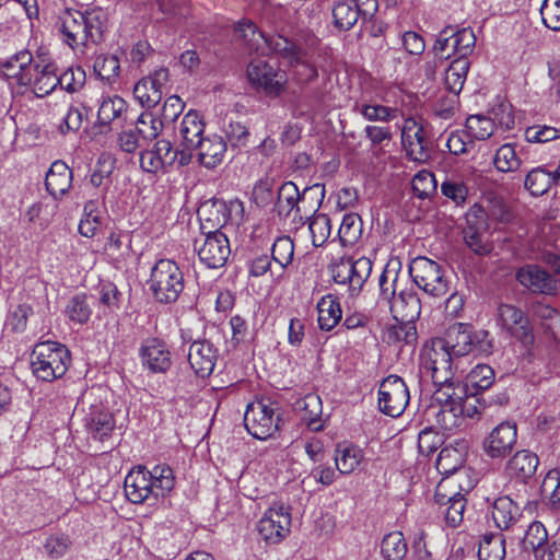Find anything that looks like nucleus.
I'll use <instances>...</instances> for the list:
<instances>
[{"label":"nucleus","mask_w":560,"mask_h":560,"mask_svg":"<svg viewBox=\"0 0 560 560\" xmlns=\"http://www.w3.org/2000/svg\"><path fill=\"white\" fill-rule=\"evenodd\" d=\"M464 240L467 246L478 255H485L491 250L485 233L478 231L472 225L464 230Z\"/></svg>","instance_id":"nucleus-63"},{"label":"nucleus","mask_w":560,"mask_h":560,"mask_svg":"<svg viewBox=\"0 0 560 560\" xmlns=\"http://www.w3.org/2000/svg\"><path fill=\"white\" fill-rule=\"evenodd\" d=\"M383 338L389 345L413 346L418 338L416 324L415 322L398 319L396 324L385 328Z\"/></svg>","instance_id":"nucleus-35"},{"label":"nucleus","mask_w":560,"mask_h":560,"mask_svg":"<svg viewBox=\"0 0 560 560\" xmlns=\"http://www.w3.org/2000/svg\"><path fill=\"white\" fill-rule=\"evenodd\" d=\"M163 120L154 117L151 113H142L136 124V131L143 141H151L158 138L163 130Z\"/></svg>","instance_id":"nucleus-49"},{"label":"nucleus","mask_w":560,"mask_h":560,"mask_svg":"<svg viewBox=\"0 0 560 560\" xmlns=\"http://www.w3.org/2000/svg\"><path fill=\"white\" fill-rule=\"evenodd\" d=\"M436 179L430 171H420L412 178V189L419 198H427L436 190Z\"/></svg>","instance_id":"nucleus-58"},{"label":"nucleus","mask_w":560,"mask_h":560,"mask_svg":"<svg viewBox=\"0 0 560 560\" xmlns=\"http://www.w3.org/2000/svg\"><path fill=\"white\" fill-rule=\"evenodd\" d=\"M371 271L372 260L370 258L360 257L357 260L351 258L352 294L360 292L364 282L369 279Z\"/></svg>","instance_id":"nucleus-54"},{"label":"nucleus","mask_w":560,"mask_h":560,"mask_svg":"<svg viewBox=\"0 0 560 560\" xmlns=\"http://www.w3.org/2000/svg\"><path fill=\"white\" fill-rule=\"evenodd\" d=\"M194 248L201 264L210 269L223 267L231 254L230 242L219 230L209 231L200 238H196Z\"/></svg>","instance_id":"nucleus-12"},{"label":"nucleus","mask_w":560,"mask_h":560,"mask_svg":"<svg viewBox=\"0 0 560 560\" xmlns=\"http://www.w3.org/2000/svg\"><path fill=\"white\" fill-rule=\"evenodd\" d=\"M60 22L67 45L74 51L85 54L90 44L96 45L104 39L107 14L102 9L86 12L68 9L60 16Z\"/></svg>","instance_id":"nucleus-4"},{"label":"nucleus","mask_w":560,"mask_h":560,"mask_svg":"<svg viewBox=\"0 0 560 560\" xmlns=\"http://www.w3.org/2000/svg\"><path fill=\"white\" fill-rule=\"evenodd\" d=\"M453 46H454V56L456 58H467L472 54L476 47V36L472 30L468 27H464L460 30H456L454 27V37H453Z\"/></svg>","instance_id":"nucleus-51"},{"label":"nucleus","mask_w":560,"mask_h":560,"mask_svg":"<svg viewBox=\"0 0 560 560\" xmlns=\"http://www.w3.org/2000/svg\"><path fill=\"white\" fill-rule=\"evenodd\" d=\"M557 184L552 172L542 166L533 168L525 177L524 186L533 196H541Z\"/></svg>","instance_id":"nucleus-38"},{"label":"nucleus","mask_w":560,"mask_h":560,"mask_svg":"<svg viewBox=\"0 0 560 560\" xmlns=\"http://www.w3.org/2000/svg\"><path fill=\"white\" fill-rule=\"evenodd\" d=\"M498 325L510 337L529 347L535 341L534 329L529 318L515 305L500 304L498 307Z\"/></svg>","instance_id":"nucleus-13"},{"label":"nucleus","mask_w":560,"mask_h":560,"mask_svg":"<svg viewBox=\"0 0 560 560\" xmlns=\"http://www.w3.org/2000/svg\"><path fill=\"white\" fill-rule=\"evenodd\" d=\"M396 320L416 322L421 313V302L418 294L410 290H402L388 305Z\"/></svg>","instance_id":"nucleus-29"},{"label":"nucleus","mask_w":560,"mask_h":560,"mask_svg":"<svg viewBox=\"0 0 560 560\" xmlns=\"http://www.w3.org/2000/svg\"><path fill=\"white\" fill-rule=\"evenodd\" d=\"M293 255L294 244L289 236H280L273 242L271 248V259L278 264L281 269H284L292 262Z\"/></svg>","instance_id":"nucleus-52"},{"label":"nucleus","mask_w":560,"mask_h":560,"mask_svg":"<svg viewBox=\"0 0 560 560\" xmlns=\"http://www.w3.org/2000/svg\"><path fill=\"white\" fill-rule=\"evenodd\" d=\"M505 553V539L500 533L486 534L479 542V560H503Z\"/></svg>","instance_id":"nucleus-40"},{"label":"nucleus","mask_w":560,"mask_h":560,"mask_svg":"<svg viewBox=\"0 0 560 560\" xmlns=\"http://www.w3.org/2000/svg\"><path fill=\"white\" fill-rule=\"evenodd\" d=\"M470 67L467 58H455L445 71V85L452 94H459Z\"/></svg>","instance_id":"nucleus-37"},{"label":"nucleus","mask_w":560,"mask_h":560,"mask_svg":"<svg viewBox=\"0 0 560 560\" xmlns=\"http://www.w3.org/2000/svg\"><path fill=\"white\" fill-rule=\"evenodd\" d=\"M93 68L97 77L110 84L119 75V59L115 55H100L95 58Z\"/></svg>","instance_id":"nucleus-47"},{"label":"nucleus","mask_w":560,"mask_h":560,"mask_svg":"<svg viewBox=\"0 0 560 560\" xmlns=\"http://www.w3.org/2000/svg\"><path fill=\"white\" fill-rule=\"evenodd\" d=\"M335 25L343 31H348L358 22L361 16L353 1H338L332 9Z\"/></svg>","instance_id":"nucleus-43"},{"label":"nucleus","mask_w":560,"mask_h":560,"mask_svg":"<svg viewBox=\"0 0 560 560\" xmlns=\"http://www.w3.org/2000/svg\"><path fill=\"white\" fill-rule=\"evenodd\" d=\"M493 164L499 172H516L522 165V160L517 155L514 144L505 143L497 150Z\"/></svg>","instance_id":"nucleus-45"},{"label":"nucleus","mask_w":560,"mask_h":560,"mask_svg":"<svg viewBox=\"0 0 560 560\" xmlns=\"http://www.w3.org/2000/svg\"><path fill=\"white\" fill-rule=\"evenodd\" d=\"M149 284L156 301L173 303L183 292L184 276L174 260L160 259L151 269Z\"/></svg>","instance_id":"nucleus-7"},{"label":"nucleus","mask_w":560,"mask_h":560,"mask_svg":"<svg viewBox=\"0 0 560 560\" xmlns=\"http://www.w3.org/2000/svg\"><path fill=\"white\" fill-rule=\"evenodd\" d=\"M463 465L462 453L454 447H444L441 450L436 459V469L440 474L445 475V478L462 476V480L466 477V472L459 470Z\"/></svg>","instance_id":"nucleus-36"},{"label":"nucleus","mask_w":560,"mask_h":560,"mask_svg":"<svg viewBox=\"0 0 560 560\" xmlns=\"http://www.w3.org/2000/svg\"><path fill=\"white\" fill-rule=\"evenodd\" d=\"M521 515L520 506L510 497H500L493 502L492 518L500 529H509Z\"/></svg>","instance_id":"nucleus-32"},{"label":"nucleus","mask_w":560,"mask_h":560,"mask_svg":"<svg viewBox=\"0 0 560 560\" xmlns=\"http://www.w3.org/2000/svg\"><path fill=\"white\" fill-rule=\"evenodd\" d=\"M325 195V188L320 184H315L311 187L304 188L301 194L298 186L292 182H287L281 185L278 190V199L276 209L279 215L288 217L292 212L300 214V203H304L306 200H314L313 208L317 209Z\"/></svg>","instance_id":"nucleus-11"},{"label":"nucleus","mask_w":560,"mask_h":560,"mask_svg":"<svg viewBox=\"0 0 560 560\" xmlns=\"http://www.w3.org/2000/svg\"><path fill=\"white\" fill-rule=\"evenodd\" d=\"M199 162L207 168H214L223 162L226 142L221 136L208 135L197 145Z\"/></svg>","instance_id":"nucleus-30"},{"label":"nucleus","mask_w":560,"mask_h":560,"mask_svg":"<svg viewBox=\"0 0 560 560\" xmlns=\"http://www.w3.org/2000/svg\"><path fill=\"white\" fill-rule=\"evenodd\" d=\"M524 136L528 142L546 143L560 138V130L546 125H535L526 128Z\"/></svg>","instance_id":"nucleus-60"},{"label":"nucleus","mask_w":560,"mask_h":560,"mask_svg":"<svg viewBox=\"0 0 560 560\" xmlns=\"http://www.w3.org/2000/svg\"><path fill=\"white\" fill-rule=\"evenodd\" d=\"M462 487V476L443 478L436 486L434 501L439 505L440 513L445 516L446 523L456 527L464 517L466 499Z\"/></svg>","instance_id":"nucleus-8"},{"label":"nucleus","mask_w":560,"mask_h":560,"mask_svg":"<svg viewBox=\"0 0 560 560\" xmlns=\"http://www.w3.org/2000/svg\"><path fill=\"white\" fill-rule=\"evenodd\" d=\"M518 283L535 294L556 295L560 291V280L537 264H527L517 269Z\"/></svg>","instance_id":"nucleus-18"},{"label":"nucleus","mask_w":560,"mask_h":560,"mask_svg":"<svg viewBox=\"0 0 560 560\" xmlns=\"http://www.w3.org/2000/svg\"><path fill=\"white\" fill-rule=\"evenodd\" d=\"M0 68L7 78L14 79L19 85L32 88L38 97L50 94L59 82L56 66L45 56L33 58L28 50L0 59Z\"/></svg>","instance_id":"nucleus-2"},{"label":"nucleus","mask_w":560,"mask_h":560,"mask_svg":"<svg viewBox=\"0 0 560 560\" xmlns=\"http://www.w3.org/2000/svg\"><path fill=\"white\" fill-rule=\"evenodd\" d=\"M517 441L516 423L503 421L494 427L482 442L485 454L491 459H504Z\"/></svg>","instance_id":"nucleus-17"},{"label":"nucleus","mask_w":560,"mask_h":560,"mask_svg":"<svg viewBox=\"0 0 560 560\" xmlns=\"http://www.w3.org/2000/svg\"><path fill=\"white\" fill-rule=\"evenodd\" d=\"M381 551L386 560H401L408 551L406 539L400 532L387 534L381 546Z\"/></svg>","instance_id":"nucleus-44"},{"label":"nucleus","mask_w":560,"mask_h":560,"mask_svg":"<svg viewBox=\"0 0 560 560\" xmlns=\"http://www.w3.org/2000/svg\"><path fill=\"white\" fill-rule=\"evenodd\" d=\"M116 422L113 413L104 410H96L91 413L88 420V429L93 439L103 441L108 438L114 429Z\"/></svg>","instance_id":"nucleus-39"},{"label":"nucleus","mask_w":560,"mask_h":560,"mask_svg":"<svg viewBox=\"0 0 560 560\" xmlns=\"http://www.w3.org/2000/svg\"><path fill=\"white\" fill-rule=\"evenodd\" d=\"M410 395L405 381L397 375L383 380L378 388V408L389 417L400 416L409 404Z\"/></svg>","instance_id":"nucleus-14"},{"label":"nucleus","mask_w":560,"mask_h":560,"mask_svg":"<svg viewBox=\"0 0 560 560\" xmlns=\"http://www.w3.org/2000/svg\"><path fill=\"white\" fill-rule=\"evenodd\" d=\"M539 459L536 454L527 450L516 452L506 464L510 476L526 481L534 476Z\"/></svg>","instance_id":"nucleus-31"},{"label":"nucleus","mask_w":560,"mask_h":560,"mask_svg":"<svg viewBox=\"0 0 560 560\" xmlns=\"http://www.w3.org/2000/svg\"><path fill=\"white\" fill-rule=\"evenodd\" d=\"M291 513L289 506L275 502L257 523L260 537L268 544H278L290 533Z\"/></svg>","instance_id":"nucleus-15"},{"label":"nucleus","mask_w":560,"mask_h":560,"mask_svg":"<svg viewBox=\"0 0 560 560\" xmlns=\"http://www.w3.org/2000/svg\"><path fill=\"white\" fill-rule=\"evenodd\" d=\"M115 170V159L106 153L100 155L95 168L91 174L90 183L94 187H101Z\"/></svg>","instance_id":"nucleus-55"},{"label":"nucleus","mask_w":560,"mask_h":560,"mask_svg":"<svg viewBox=\"0 0 560 560\" xmlns=\"http://www.w3.org/2000/svg\"><path fill=\"white\" fill-rule=\"evenodd\" d=\"M357 110L370 121L388 122L398 117L399 109L394 107L384 106L376 103H362L357 104Z\"/></svg>","instance_id":"nucleus-46"},{"label":"nucleus","mask_w":560,"mask_h":560,"mask_svg":"<svg viewBox=\"0 0 560 560\" xmlns=\"http://www.w3.org/2000/svg\"><path fill=\"white\" fill-rule=\"evenodd\" d=\"M58 85L67 92L73 93L81 89L85 81V72L82 68H70L58 75Z\"/></svg>","instance_id":"nucleus-62"},{"label":"nucleus","mask_w":560,"mask_h":560,"mask_svg":"<svg viewBox=\"0 0 560 560\" xmlns=\"http://www.w3.org/2000/svg\"><path fill=\"white\" fill-rule=\"evenodd\" d=\"M249 83L267 95L278 96L284 91L287 82L284 73L262 59H254L246 71Z\"/></svg>","instance_id":"nucleus-16"},{"label":"nucleus","mask_w":560,"mask_h":560,"mask_svg":"<svg viewBox=\"0 0 560 560\" xmlns=\"http://www.w3.org/2000/svg\"><path fill=\"white\" fill-rule=\"evenodd\" d=\"M541 492L549 497L552 506H560V470L548 471L541 483Z\"/></svg>","instance_id":"nucleus-61"},{"label":"nucleus","mask_w":560,"mask_h":560,"mask_svg":"<svg viewBox=\"0 0 560 560\" xmlns=\"http://www.w3.org/2000/svg\"><path fill=\"white\" fill-rule=\"evenodd\" d=\"M271 54L279 56L292 68V75L299 83H308L318 77L317 68L311 61L308 49L300 38L290 39L277 35L269 42Z\"/></svg>","instance_id":"nucleus-5"},{"label":"nucleus","mask_w":560,"mask_h":560,"mask_svg":"<svg viewBox=\"0 0 560 560\" xmlns=\"http://www.w3.org/2000/svg\"><path fill=\"white\" fill-rule=\"evenodd\" d=\"M280 421L275 402L261 399L247 405L244 424L255 439L266 440L273 436L280 428Z\"/></svg>","instance_id":"nucleus-9"},{"label":"nucleus","mask_w":560,"mask_h":560,"mask_svg":"<svg viewBox=\"0 0 560 560\" xmlns=\"http://www.w3.org/2000/svg\"><path fill=\"white\" fill-rule=\"evenodd\" d=\"M205 122L201 115L197 110L186 113L178 127V136L182 145L187 150H194L200 144L205 138Z\"/></svg>","instance_id":"nucleus-26"},{"label":"nucleus","mask_w":560,"mask_h":560,"mask_svg":"<svg viewBox=\"0 0 560 560\" xmlns=\"http://www.w3.org/2000/svg\"><path fill=\"white\" fill-rule=\"evenodd\" d=\"M471 327L467 324L457 323L452 325L444 339H436L446 346V350L456 358L464 357L471 352Z\"/></svg>","instance_id":"nucleus-27"},{"label":"nucleus","mask_w":560,"mask_h":560,"mask_svg":"<svg viewBox=\"0 0 560 560\" xmlns=\"http://www.w3.org/2000/svg\"><path fill=\"white\" fill-rule=\"evenodd\" d=\"M401 142L411 160L425 162L430 158L431 141L423 127L415 118L405 120L401 128Z\"/></svg>","instance_id":"nucleus-19"},{"label":"nucleus","mask_w":560,"mask_h":560,"mask_svg":"<svg viewBox=\"0 0 560 560\" xmlns=\"http://www.w3.org/2000/svg\"><path fill=\"white\" fill-rule=\"evenodd\" d=\"M542 23L552 31H560V0H544L540 7Z\"/></svg>","instance_id":"nucleus-64"},{"label":"nucleus","mask_w":560,"mask_h":560,"mask_svg":"<svg viewBox=\"0 0 560 560\" xmlns=\"http://www.w3.org/2000/svg\"><path fill=\"white\" fill-rule=\"evenodd\" d=\"M276 35L265 36L257 26L249 20H242L234 26V38L241 43L249 52L265 55L267 51L271 52L269 42Z\"/></svg>","instance_id":"nucleus-23"},{"label":"nucleus","mask_w":560,"mask_h":560,"mask_svg":"<svg viewBox=\"0 0 560 560\" xmlns=\"http://www.w3.org/2000/svg\"><path fill=\"white\" fill-rule=\"evenodd\" d=\"M218 351L207 340L194 341L188 351V361L197 376H209L215 366Z\"/></svg>","instance_id":"nucleus-24"},{"label":"nucleus","mask_w":560,"mask_h":560,"mask_svg":"<svg viewBox=\"0 0 560 560\" xmlns=\"http://www.w3.org/2000/svg\"><path fill=\"white\" fill-rule=\"evenodd\" d=\"M67 314L71 320L79 324H85L92 314L91 306L86 302V296H73L67 306Z\"/></svg>","instance_id":"nucleus-57"},{"label":"nucleus","mask_w":560,"mask_h":560,"mask_svg":"<svg viewBox=\"0 0 560 560\" xmlns=\"http://www.w3.org/2000/svg\"><path fill=\"white\" fill-rule=\"evenodd\" d=\"M470 385L476 389H488L494 381V371L490 365L478 364L467 375Z\"/></svg>","instance_id":"nucleus-56"},{"label":"nucleus","mask_w":560,"mask_h":560,"mask_svg":"<svg viewBox=\"0 0 560 560\" xmlns=\"http://www.w3.org/2000/svg\"><path fill=\"white\" fill-rule=\"evenodd\" d=\"M72 184V171L63 161H55L45 178L48 192L55 198H60L68 192Z\"/></svg>","instance_id":"nucleus-28"},{"label":"nucleus","mask_w":560,"mask_h":560,"mask_svg":"<svg viewBox=\"0 0 560 560\" xmlns=\"http://www.w3.org/2000/svg\"><path fill=\"white\" fill-rule=\"evenodd\" d=\"M398 270L386 267L378 278L380 298L389 305L396 298Z\"/></svg>","instance_id":"nucleus-53"},{"label":"nucleus","mask_w":560,"mask_h":560,"mask_svg":"<svg viewBox=\"0 0 560 560\" xmlns=\"http://www.w3.org/2000/svg\"><path fill=\"white\" fill-rule=\"evenodd\" d=\"M442 341H432L422 357V370L436 387L433 399L439 405L436 423L445 431L465 429L469 420H479L487 402L479 395L467 393V386L455 378L457 365Z\"/></svg>","instance_id":"nucleus-1"},{"label":"nucleus","mask_w":560,"mask_h":560,"mask_svg":"<svg viewBox=\"0 0 560 560\" xmlns=\"http://www.w3.org/2000/svg\"><path fill=\"white\" fill-rule=\"evenodd\" d=\"M175 486L173 469L167 465H155L151 470L145 466L133 467L125 477L126 498L133 504H155L168 494Z\"/></svg>","instance_id":"nucleus-3"},{"label":"nucleus","mask_w":560,"mask_h":560,"mask_svg":"<svg viewBox=\"0 0 560 560\" xmlns=\"http://www.w3.org/2000/svg\"><path fill=\"white\" fill-rule=\"evenodd\" d=\"M409 273L419 289L440 298L447 293L448 282L441 266L427 257H417L409 265Z\"/></svg>","instance_id":"nucleus-10"},{"label":"nucleus","mask_w":560,"mask_h":560,"mask_svg":"<svg viewBox=\"0 0 560 560\" xmlns=\"http://www.w3.org/2000/svg\"><path fill=\"white\" fill-rule=\"evenodd\" d=\"M177 159L175 150L168 140H158L153 148L140 153V166L144 172L158 173L172 166Z\"/></svg>","instance_id":"nucleus-21"},{"label":"nucleus","mask_w":560,"mask_h":560,"mask_svg":"<svg viewBox=\"0 0 560 560\" xmlns=\"http://www.w3.org/2000/svg\"><path fill=\"white\" fill-rule=\"evenodd\" d=\"M467 133L470 138L486 140L494 132L493 120L483 115H471L466 120Z\"/></svg>","instance_id":"nucleus-48"},{"label":"nucleus","mask_w":560,"mask_h":560,"mask_svg":"<svg viewBox=\"0 0 560 560\" xmlns=\"http://www.w3.org/2000/svg\"><path fill=\"white\" fill-rule=\"evenodd\" d=\"M362 219L357 213H348L343 215L342 222L338 231V237L343 246L355 244L362 235Z\"/></svg>","instance_id":"nucleus-41"},{"label":"nucleus","mask_w":560,"mask_h":560,"mask_svg":"<svg viewBox=\"0 0 560 560\" xmlns=\"http://www.w3.org/2000/svg\"><path fill=\"white\" fill-rule=\"evenodd\" d=\"M127 110V103L120 96H110L102 101L98 112L97 121L102 126H107L115 119L121 117Z\"/></svg>","instance_id":"nucleus-42"},{"label":"nucleus","mask_w":560,"mask_h":560,"mask_svg":"<svg viewBox=\"0 0 560 560\" xmlns=\"http://www.w3.org/2000/svg\"><path fill=\"white\" fill-rule=\"evenodd\" d=\"M308 229L313 245L315 247L324 245L331 233L329 217L324 213L313 215L310 219Z\"/></svg>","instance_id":"nucleus-50"},{"label":"nucleus","mask_w":560,"mask_h":560,"mask_svg":"<svg viewBox=\"0 0 560 560\" xmlns=\"http://www.w3.org/2000/svg\"><path fill=\"white\" fill-rule=\"evenodd\" d=\"M453 37H454V27L447 26L443 28L434 43L433 50L435 57L440 60L448 59L454 56V46H453Z\"/></svg>","instance_id":"nucleus-59"},{"label":"nucleus","mask_w":560,"mask_h":560,"mask_svg":"<svg viewBox=\"0 0 560 560\" xmlns=\"http://www.w3.org/2000/svg\"><path fill=\"white\" fill-rule=\"evenodd\" d=\"M142 365L154 373L166 372L171 365V352L166 343L159 338H147L140 348Z\"/></svg>","instance_id":"nucleus-22"},{"label":"nucleus","mask_w":560,"mask_h":560,"mask_svg":"<svg viewBox=\"0 0 560 560\" xmlns=\"http://www.w3.org/2000/svg\"><path fill=\"white\" fill-rule=\"evenodd\" d=\"M235 208L242 209V203L231 202L226 203L223 200H215L211 203H205L198 210L199 219L203 222L201 228L206 229L208 223L210 228L219 230L223 228L230 220L231 211Z\"/></svg>","instance_id":"nucleus-25"},{"label":"nucleus","mask_w":560,"mask_h":560,"mask_svg":"<svg viewBox=\"0 0 560 560\" xmlns=\"http://www.w3.org/2000/svg\"><path fill=\"white\" fill-rule=\"evenodd\" d=\"M318 325L322 330H331L341 319L340 304L331 294L323 296L317 303Z\"/></svg>","instance_id":"nucleus-34"},{"label":"nucleus","mask_w":560,"mask_h":560,"mask_svg":"<svg viewBox=\"0 0 560 560\" xmlns=\"http://www.w3.org/2000/svg\"><path fill=\"white\" fill-rule=\"evenodd\" d=\"M70 353L60 343L44 341L35 346L32 352V372L42 381L52 382L68 370Z\"/></svg>","instance_id":"nucleus-6"},{"label":"nucleus","mask_w":560,"mask_h":560,"mask_svg":"<svg viewBox=\"0 0 560 560\" xmlns=\"http://www.w3.org/2000/svg\"><path fill=\"white\" fill-rule=\"evenodd\" d=\"M364 458L363 451L349 443L338 444L335 451V464L338 471L342 475L353 472Z\"/></svg>","instance_id":"nucleus-33"},{"label":"nucleus","mask_w":560,"mask_h":560,"mask_svg":"<svg viewBox=\"0 0 560 560\" xmlns=\"http://www.w3.org/2000/svg\"><path fill=\"white\" fill-rule=\"evenodd\" d=\"M170 79L166 68L155 70L151 75L141 79L133 88V95L142 107H155L163 96V88Z\"/></svg>","instance_id":"nucleus-20"}]
</instances>
